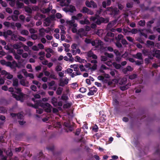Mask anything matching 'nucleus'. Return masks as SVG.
<instances>
[{"label": "nucleus", "mask_w": 160, "mask_h": 160, "mask_svg": "<svg viewBox=\"0 0 160 160\" xmlns=\"http://www.w3.org/2000/svg\"><path fill=\"white\" fill-rule=\"evenodd\" d=\"M13 86L14 87L17 93L19 94V95H17L16 94H13L12 96L13 98H15L18 100H20L21 102L23 101V94L21 92V89L20 88L18 87V81L17 78H13Z\"/></svg>", "instance_id": "nucleus-1"}, {"label": "nucleus", "mask_w": 160, "mask_h": 160, "mask_svg": "<svg viewBox=\"0 0 160 160\" xmlns=\"http://www.w3.org/2000/svg\"><path fill=\"white\" fill-rule=\"evenodd\" d=\"M58 2H59L60 5L62 6H66V7L62 8V10L66 12H73L76 10L75 7L72 5L68 6L70 2V0H57Z\"/></svg>", "instance_id": "nucleus-2"}, {"label": "nucleus", "mask_w": 160, "mask_h": 160, "mask_svg": "<svg viewBox=\"0 0 160 160\" xmlns=\"http://www.w3.org/2000/svg\"><path fill=\"white\" fill-rule=\"evenodd\" d=\"M38 106H41L43 108L44 110L47 112H51L52 107L49 103H46L42 102V101H38L35 105V108H36Z\"/></svg>", "instance_id": "nucleus-3"}, {"label": "nucleus", "mask_w": 160, "mask_h": 160, "mask_svg": "<svg viewBox=\"0 0 160 160\" xmlns=\"http://www.w3.org/2000/svg\"><path fill=\"white\" fill-rule=\"evenodd\" d=\"M90 19V21L95 22L98 25H100L102 22L107 23L108 22V19L105 20L102 17H100L97 14H96L94 16H91Z\"/></svg>", "instance_id": "nucleus-4"}, {"label": "nucleus", "mask_w": 160, "mask_h": 160, "mask_svg": "<svg viewBox=\"0 0 160 160\" xmlns=\"http://www.w3.org/2000/svg\"><path fill=\"white\" fill-rule=\"evenodd\" d=\"M82 16V14L81 13H79L76 16H73L72 17V19L69 21V23L71 26H73L74 27H76L77 26V24L74 23L75 20H78Z\"/></svg>", "instance_id": "nucleus-5"}, {"label": "nucleus", "mask_w": 160, "mask_h": 160, "mask_svg": "<svg viewBox=\"0 0 160 160\" xmlns=\"http://www.w3.org/2000/svg\"><path fill=\"white\" fill-rule=\"evenodd\" d=\"M85 34L84 29L82 28H80L77 32L76 38L77 39H79L80 38H82Z\"/></svg>", "instance_id": "nucleus-6"}, {"label": "nucleus", "mask_w": 160, "mask_h": 160, "mask_svg": "<svg viewBox=\"0 0 160 160\" xmlns=\"http://www.w3.org/2000/svg\"><path fill=\"white\" fill-rule=\"evenodd\" d=\"M68 81L69 79L66 77L64 78H61L59 79V85L61 87H64L68 83Z\"/></svg>", "instance_id": "nucleus-7"}, {"label": "nucleus", "mask_w": 160, "mask_h": 160, "mask_svg": "<svg viewBox=\"0 0 160 160\" xmlns=\"http://www.w3.org/2000/svg\"><path fill=\"white\" fill-rule=\"evenodd\" d=\"M107 11L110 12V14L114 15L118 14L119 12V10L117 8H112V7L108 8Z\"/></svg>", "instance_id": "nucleus-8"}, {"label": "nucleus", "mask_w": 160, "mask_h": 160, "mask_svg": "<svg viewBox=\"0 0 160 160\" xmlns=\"http://www.w3.org/2000/svg\"><path fill=\"white\" fill-rule=\"evenodd\" d=\"M85 3L87 7L90 8H95L97 6L96 4L93 1H91L90 2L87 1Z\"/></svg>", "instance_id": "nucleus-9"}, {"label": "nucleus", "mask_w": 160, "mask_h": 160, "mask_svg": "<svg viewBox=\"0 0 160 160\" xmlns=\"http://www.w3.org/2000/svg\"><path fill=\"white\" fill-rule=\"evenodd\" d=\"M87 56L88 58H92L94 59H96L97 56L91 50H90L87 53Z\"/></svg>", "instance_id": "nucleus-10"}, {"label": "nucleus", "mask_w": 160, "mask_h": 160, "mask_svg": "<svg viewBox=\"0 0 160 160\" xmlns=\"http://www.w3.org/2000/svg\"><path fill=\"white\" fill-rule=\"evenodd\" d=\"M44 6L43 8H42V12L44 13H48L52 9V7L50 3H49L48 6V7H45Z\"/></svg>", "instance_id": "nucleus-11"}, {"label": "nucleus", "mask_w": 160, "mask_h": 160, "mask_svg": "<svg viewBox=\"0 0 160 160\" xmlns=\"http://www.w3.org/2000/svg\"><path fill=\"white\" fill-rule=\"evenodd\" d=\"M2 75H4L5 78L9 79H12L13 77V76L12 74H10V73L7 72L5 70H4L2 72Z\"/></svg>", "instance_id": "nucleus-12"}, {"label": "nucleus", "mask_w": 160, "mask_h": 160, "mask_svg": "<svg viewBox=\"0 0 160 160\" xmlns=\"http://www.w3.org/2000/svg\"><path fill=\"white\" fill-rule=\"evenodd\" d=\"M81 12L83 13H87V14L90 15H93L94 13L92 11L86 7H83L81 10Z\"/></svg>", "instance_id": "nucleus-13"}, {"label": "nucleus", "mask_w": 160, "mask_h": 160, "mask_svg": "<svg viewBox=\"0 0 160 160\" xmlns=\"http://www.w3.org/2000/svg\"><path fill=\"white\" fill-rule=\"evenodd\" d=\"M11 115L13 118H16L20 120H22L23 118V115L22 112L19 113L18 114L14 113H11Z\"/></svg>", "instance_id": "nucleus-14"}, {"label": "nucleus", "mask_w": 160, "mask_h": 160, "mask_svg": "<svg viewBox=\"0 0 160 160\" xmlns=\"http://www.w3.org/2000/svg\"><path fill=\"white\" fill-rule=\"evenodd\" d=\"M89 90V92L88 93V95L90 96L94 95L97 91V89L95 86H93Z\"/></svg>", "instance_id": "nucleus-15"}, {"label": "nucleus", "mask_w": 160, "mask_h": 160, "mask_svg": "<svg viewBox=\"0 0 160 160\" xmlns=\"http://www.w3.org/2000/svg\"><path fill=\"white\" fill-rule=\"evenodd\" d=\"M39 34L40 37H43L44 36L45 33H48V32L44 29L43 28H42L39 30Z\"/></svg>", "instance_id": "nucleus-16"}, {"label": "nucleus", "mask_w": 160, "mask_h": 160, "mask_svg": "<svg viewBox=\"0 0 160 160\" xmlns=\"http://www.w3.org/2000/svg\"><path fill=\"white\" fill-rule=\"evenodd\" d=\"M130 28L128 27H124L123 28L122 33L125 35H129L130 33Z\"/></svg>", "instance_id": "nucleus-17"}, {"label": "nucleus", "mask_w": 160, "mask_h": 160, "mask_svg": "<svg viewBox=\"0 0 160 160\" xmlns=\"http://www.w3.org/2000/svg\"><path fill=\"white\" fill-rule=\"evenodd\" d=\"M132 56L133 58L140 60H143V57L142 54L140 52H138L136 54H134Z\"/></svg>", "instance_id": "nucleus-18"}, {"label": "nucleus", "mask_w": 160, "mask_h": 160, "mask_svg": "<svg viewBox=\"0 0 160 160\" xmlns=\"http://www.w3.org/2000/svg\"><path fill=\"white\" fill-rule=\"evenodd\" d=\"M22 43L21 42L19 43H16L12 45V47L13 49H17V50L19 49H20L22 47Z\"/></svg>", "instance_id": "nucleus-19"}, {"label": "nucleus", "mask_w": 160, "mask_h": 160, "mask_svg": "<svg viewBox=\"0 0 160 160\" xmlns=\"http://www.w3.org/2000/svg\"><path fill=\"white\" fill-rule=\"evenodd\" d=\"M51 19L50 18H47L45 20V21L43 23V25L44 26L47 27L50 25L51 22Z\"/></svg>", "instance_id": "nucleus-20"}, {"label": "nucleus", "mask_w": 160, "mask_h": 160, "mask_svg": "<svg viewBox=\"0 0 160 160\" xmlns=\"http://www.w3.org/2000/svg\"><path fill=\"white\" fill-rule=\"evenodd\" d=\"M151 53L153 56L156 57L158 55H160V50L154 49Z\"/></svg>", "instance_id": "nucleus-21"}, {"label": "nucleus", "mask_w": 160, "mask_h": 160, "mask_svg": "<svg viewBox=\"0 0 160 160\" xmlns=\"http://www.w3.org/2000/svg\"><path fill=\"white\" fill-rule=\"evenodd\" d=\"M45 15L39 13L37 14L34 17V19L36 20H39L42 18H45Z\"/></svg>", "instance_id": "nucleus-22"}, {"label": "nucleus", "mask_w": 160, "mask_h": 160, "mask_svg": "<svg viewBox=\"0 0 160 160\" xmlns=\"http://www.w3.org/2000/svg\"><path fill=\"white\" fill-rule=\"evenodd\" d=\"M116 23V21H112L109 22L108 25L107 27V30H109L110 28L113 26Z\"/></svg>", "instance_id": "nucleus-23"}, {"label": "nucleus", "mask_w": 160, "mask_h": 160, "mask_svg": "<svg viewBox=\"0 0 160 160\" xmlns=\"http://www.w3.org/2000/svg\"><path fill=\"white\" fill-rule=\"evenodd\" d=\"M20 83L21 85L24 86L26 87L29 86V84L28 82L25 79H22L20 81Z\"/></svg>", "instance_id": "nucleus-24"}, {"label": "nucleus", "mask_w": 160, "mask_h": 160, "mask_svg": "<svg viewBox=\"0 0 160 160\" xmlns=\"http://www.w3.org/2000/svg\"><path fill=\"white\" fill-rule=\"evenodd\" d=\"M75 59L76 61L80 63H86L87 62L86 60L81 58L78 56H76L75 57Z\"/></svg>", "instance_id": "nucleus-25"}, {"label": "nucleus", "mask_w": 160, "mask_h": 160, "mask_svg": "<svg viewBox=\"0 0 160 160\" xmlns=\"http://www.w3.org/2000/svg\"><path fill=\"white\" fill-rule=\"evenodd\" d=\"M133 68L130 66H128L126 68L123 69L122 70L123 72L126 73L127 72L131 71L133 70Z\"/></svg>", "instance_id": "nucleus-26"}, {"label": "nucleus", "mask_w": 160, "mask_h": 160, "mask_svg": "<svg viewBox=\"0 0 160 160\" xmlns=\"http://www.w3.org/2000/svg\"><path fill=\"white\" fill-rule=\"evenodd\" d=\"M112 1H114V0H112ZM111 0H108L107 2L106 1H103L102 3L103 7L104 8L106 7V6L109 5L111 3Z\"/></svg>", "instance_id": "nucleus-27"}, {"label": "nucleus", "mask_w": 160, "mask_h": 160, "mask_svg": "<svg viewBox=\"0 0 160 160\" xmlns=\"http://www.w3.org/2000/svg\"><path fill=\"white\" fill-rule=\"evenodd\" d=\"M131 84L130 83H128L125 86H121L120 87V89L122 91L128 89L129 87L131 86Z\"/></svg>", "instance_id": "nucleus-28"}, {"label": "nucleus", "mask_w": 160, "mask_h": 160, "mask_svg": "<svg viewBox=\"0 0 160 160\" xmlns=\"http://www.w3.org/2000/svg\"><path fill=\"white\" fill-rule=\"evenodd\" d=\"M79 65L77 64L71 65L70 66L71 68H73L74 71L76 72H78L79 71Z\"/></svg>", "instance_id": "nucleus-29"}, {"label": "nucleus", "mask_w": 160, "mask_h": 160, "mask_svg": "<svg viewBox=\"0 0 160 160\" xmlns=\"http://www.w3.org/2000/svg\"><path fill=\"white\" fill-rule=\"evenodd\" d=\"M52 103L55 106H57L58 105L57 99L55 98H53L51 100Z\"/></svg>", "instance_id": "nucleus-30"}, {"label": "nucleus", "mask_w": 160, "mask_h": 160, "mask_svg": "<svg viewBox=\"0 0 160 160\" xmlns=\"http://www.w3.org/2000/svg\"><path fill=\"white\" fill-rule=\"evenodd\" d=\"M99 115L100 117V121H102V122H104L105 121V119L104 118L105 115H104L103 112H100Z\"/></svg>", "instance_id": "nucleus-31"}, {"label": "nucleus", "mask_w": 160, "mask_h": 160, "mask_svg": "<svg viewBox=\"0 0 160 160\" xmlns=\"http://www.w3.org/2000/svg\"><path fill=\"white\" fill-rule=\"evenodd\" d=\"M20 33L22 35L25 36H28L29 33L28 31L27 30L25 29L21 30L20 31Z\"/></svg>", "instance_id": "nucleus-32"}, {"label": "nucleus", "mask_w": 160, "mask_h": 160, "mask_svg": "<svg viewBox=\"0 0 160 160\" xmlns=\"http://www.w3.org/2000/svg\"><path fill=\"white\" fill-rule=\"evenodd\" d=\"M79 69L80 68V70L82 72H87L88 71V70L85 68L84 66L82 65H79Z\"/></svg>", "instance_id": "nucleus-33"}, {"label": "nucleus", "mask_w": 160, "mask_h": 160, "mask_svg": "<svg viewBox=\"0 0 160 160\" xmlns=\"http://www.w3.org/2000/svg\"><path fill=\"white\" fill-rule=\"evenodd\" d=\"M51 71V74H50L49 78L51 79H56L57 77L55 75L54 72L52 70Z\"/></svg>", "instance_id": "nucleus-34"}, {"label": "nucleus", "mask_w": 160, "mask_h": 160, "mask_svg": "<svg viewBox=\"0 0 160 160\" xmlns=\"http://www.w3.org/2000/svg\"><path fill=\"white\" fill-rule=\"evenodd\" d=\"M8 67H10L12 69H14L16 67H17L19 68L18 65V66H16V65L13 64L12 62H9L8 63Z\"/></svg>", "instance_id": "nucleus-35"}, {"label": "nucleus", "mask_w": 160, "mask_h": 160, "mask_svg": "<svg viewBox=\"0 0 160 160\" xmlns=\"http://www.w3.org/2000/svg\"><path fill=\"white\" fill-rule=\"evenodd\" d=\"M34 98H32V100L34 102H36L35 104L38 101H36L35 100V99L40 98V94L39 93V94H36L35 95H34ZM34 107H35V106Z\"/></svg>", "instance_id": "nucleus-36"}, {"label": "nucleus", "mask_w": 160, "mask_h": 160, "mask_svg": "<svg viewBox=\"0 0 160 160\" xmlns=\"http://www.w3.org/2000/svg\"><path fill=\"white\" fill-rule=\"evenodd\" d=\"M123 36L121 34H119L118 35L117 37H116V39L117 41H120V40H122L123 39Z\"/></svg>", "instance_id": "nucleus-37"}, {"label": "nucleus", "mask_w": 160, "mask_h": 160, "mask_svg": "<svg viewBox=\"0 0 160 160\" xmlns=\"http://www.w3.org/2000/svg\"><path fill=\"white\" fill-rule=\"evenodd\" d=\"M96 32L97 34L100 37L101 36L103 33V31L102 29L98 30L97 31H96Z\"/></svg>", "instance_id": "nucleus-38"}, {"label": "nucleus", "mask_w": 160, "mask_h": 160, "mask_svg": "<svg viewBox=\"0 0 160 160\" xmlns=\"http://www.w3.org/2000/svg\"><path fill=\"white\" fill-rule=\"evenodd\" d=\"M79 22L82 24H88L90 23L89 21L86 19H85L84 20H80L79 21Z\"/></svg>", "instance_id": "nucleus-39"}, {"label": "nucleus", "mask_w": 160, "mask_h": 160, "mask_svg": "<svg viewBox=\"0 0 160 160\" xmlns=\"http://www.w3.org/2000/svg\"><path fill=\"white\" fill-rule=\"evenodd\" d=\"M147 44L148 47H152L154 45V43L152 41L148 40L147 41Z\"/></svg>", "instance_id": "nucleus-40"}, {"label": "nucleus", "mask_w": 160, "mask_h": 160, "mask_svg": "<svg viewBox=\"0 0 160 160\" xmlns=\"http://www.w3.org/2000/svg\"><path fill=\"white\" fill-rule=\"evenodd\" d=\"M104 55H106L107 57V58H112L113 57V55L111 53H108V52H105L104 53Z\"/></svg>", "instance_id": "nucleus-41"}, {"label": "nucleus", "mask_w": 160, "mask_h": 160, "mask_svg": "<svg viewBox=\"0 0 160 160\" xmlns=\"http://www.w3.org/2000/svg\"><path fill=\"white\" fill-rule=\"evenodd\" d=\"M62 67L60 65H57L55 68V71L58 73V72L62 71Z\"/></svg>", "instance_id": "nucleus-42"}, {"label": "nucleus", "mask_w": 160, "mask_h": 160, "mask_svg": "<svg viewBox=\"0 0 160 160\" xmlns=\"http://www.w3.org/2000/svg\"><path fill=\"white\" fill-rule=\"evenodd\" d=\"M142 52L145 56L149 55L150 52L148 50L144 49L142 50Z\"/></svg>", "instance_id": "nucleus-43"}, {"label": "nucleus", "mask_w": 160, "mask_h": 160, "mask_svg": "<svg viewBox=\"0 0 160 160\" xmlns=\"http://www.w3.org/2000/svg\"><path fill=\"white\" fill-rule=\"evenodd\" d=\"M63 90V89L62 88H61V87L58 88L57 89V91L56 92V93H57V94H58V95H60L61 94Z\"/></svg>", "instance_id": "nucleus-44"}, {"label": "nucleus", "mask_w": 160, "mask_h": 160, "mask_svg": "<svg viewBox=\"0 0 160 160\" xmlns=\"http://www.w3.org/2000/svg\"><path fill=\"white\" fill-rule=\"evenodd\" d=\"M9 62H6L4 60H0V63L1 64L3 65H5L8 67V63Z\"/></svg>", "instance_id": "nucleus-45"}, {"label": "nucleus", "mask_w": 160, "mask_h": 160, "mask_svg": "<svg viewBox=\"0 0 160 160\" xmlns=\"http://www.w3.org/2000/svg\"><path fill=\"white\" fill-rule=\"evenodd\" d=\"M127 79L126 78H123L121 80L120 82V84L121 85L125 84L127 82Z\"/></svg>", "instance_id": "nucleus-46"}, {"label": "nucleus", "mask_w": 160, "mask_h": 160, "mask_svg": "<svg viewBox=\"0 0 160 160\" xmlns=\"http://www.w3.org/2000/svg\"><path fill=\"white\" fill-rule=\"evenodd\" d=\"M113 65L117 69H120L121 67V65L119 64H118L116 62H113Z\"/></svg>", "instance_id": "nucleus-47"}, {"label": "nucleus", "mask_w": 160, "mask_h": 160, "mask_svg": "<svg viewBox=\"0 0 160 160\" xmlns=\"http://www.w3.org/2000/svg\"><path fill=\"white\" fill-rule=\"evenodd\" d=\"M11 38L12 40L17 41L18 39V37L17 35L13 34Z\"/></svg>", "instance_id": "nucleus-48"}, {"label": "nucleus", "mask_w": 160, "mask_h": 160, "mask_svg": "<svg viewBox=\"0 0 160 160\" xmlns=\"http://www.w3.org/2000/svg\"><path fill=\"white\" fill-rule=\"evenodd\" d=\"M48 2V0H42L40 2V4L42 5V7L46 6V4Z\"/></svg>", "instance_id": "nucleus-49"}, {"label": "nucleus", "mask_w": 160, "mask_h": 160, "mask_svg": "<svg viewBox=\"0 0 160 160\" xmlns=\"http://www.w3.org/2000/svg\"><path fill=\"white\" fill-rule=\"evenodd\" d=\"M96 42L97 43V48H98L99 46H101L103 45V42H102L99 40H96Z\"/></svg>", "instance_id": "nucleus-50"}, {"label": "nucleus", "mask_w": 160, "mask_h": 160, "mask_svg": "<svg viewBox=\"0 0 160 160\" xmlns=\"http://www.w3.org/2000/svg\"><path fill=\"white\" fill-rule=\"evenodd\" d=\"M145 23V21L144 20H142L138 22L139 25L141 26H144Z\"/></svg>", "instance_id": "nucleus-51"}, {"label": "nucleus", "mask_w": 160, "mask_h": 160, "mask_svg": "<svg viewBox=\"0 0 160 160\" xmlns=\"http://www.w3.org/2000/svg\"><path fill=\"white\" fill-rule=\"evenodd\" d=\"M91 65L90 63H87L86 64H85L84 66L85 68L88 70V71L89 70H90V67Z\"/></svg>", "instance_id": "nucleus-52"}, {"label": "nucleus", "mask_w": 160, "mask_h": 160, "mask_svg": "<svg viewBox=\"0 0 160 160\" xmlns=\"http://www.w3.org/2000/svg\"><path fill=\"white\" fill-rule=\"evenodd\" d=\"M138 30L136 28H133L130 30V33H131L132 34H135L137 33Z\"/></svg>", "instance_id": "nucleus-53"}, {"label": "nucleus", "mask_w": 160, "mask_h": 160, "mask_svg": "<svg viewBox=\"0 0 160 160\" xmlns=\"http://www.w3.org/2000/svg\"><path fill=\"white\" fill-rule=\"evenodd\" d=\"M137 77V75L135 74H134L129 76V78L131 80L133 79L136 78Z\"/></svg>", "instance_id": "nucleus-54"}, {"label": "nucleus", "mask_w": 160, "mask_h": 160, "mask_svg": "<svg viewBox=\"0 0 160 160\" xmlns=\"http://www.w3.org/2000/svg\"><path fill=\"white\" fill-rule=\"evenodd\" d=\"M81 74V73L79 72H76L72 73L70 75L72 78H73L76 75H79Z\"/></svg>", "instance_id": "nucleus-55"}, {"label": "nucleus", "mask_w": 160, "mask_h": 160, "mask_svg": "<svg viewBox=\"0 0 160 160\" xmlns=\"http://www.w3.org/2000/svg\"><path fill=\"white\" fill-rule=\"evenodd\" d=\"M108 60V58L106 55L101 56V60L102 61H105Z\"/></svg>", "instance_id": "nucleus-56"}, {"label": "nucleus", "mask_w": 160, "mask_h": 160, "mask_svg": "<svg viewBox=\"0 0 160 160\" xmlns=\"http://www.w3.org/2000/svg\"><path fill=\"white\" fill-rule=\"evenodd\" d=\"M115 44L117 47L118 48H121L122 46L120 42V41H117L115 43Z\"/></svg>", "instance_id": "nucleus-57"}, {"label": "nucleus", "mask_w": 160, "mask_h": 160, "mask_svg": "<svg viewBox=\"0 0 160 160\" xmlns=\"http://www.w3.org/2000/svg\"><path fill=\"white\" fill-rule=\"evenodd\" d=\"M23 52L24 51L23 49H18L17 51V53L19 55H22Z\"/></svg>", "instance_id": "nucleus-58"}, {"label": "nucleus", "mask_w": 160, "mask_h": 160, "mask_svg": "<svg viewBox=\"0 0 160 160\" xmlns=\"http://www.w3.org/2000/svg\"><path fill=\"white\" fill-rule=\"evenodd\" d=\"M127 39L130 42H133L134 41V40L130 36H127L126 37Z\"/></svg>", "instance_id": "nucleus-59"}, {"label": "nucleus", "mask_w": 160, "mask_h": 160, "mask_svg": "<svg viewBox=\"0 0 160 160\" xmlns=\"http://www.w3.org/2000/svg\"><path fill=\"white\" fill-rule=\"evenodd\" d=\"M98 79L100 80H102L104 82L106 80L104 79V77L102 76H99L98 77Z\"/></svg>", "instance_id": "nucleus-60"}, {"label": "nucleus", "mask_w": 160, "mask_h": 160, "mask_svg": "<svg viewBox=\"0 0 160 160\" xmlns=\"http://www.w3.org/2000/svg\"><path fill=\"white\" fill-rule=\"evenodd\" d=\"M57 73L60 77L62 78L64 76V71H62L60 72H59Z\"/></svg>", "instance_id": "nucleus-61"}, {"label": "nucleus", "mask_w": 160, "mask_h": 160, "mask_svg": "<svg viewBox=\"0 0 160 160\" xmlns=\"http://www.w3.org/2000/svg\"><path fill=\"white\" fill-rule=\"evenodd\" d=\"M14 56L15 58L17 60H19L21 58V56L19 54H18L15 53L14 54Z\"/></svg>", "instance_id": "nucleus-62"}, {"label": "nucleus", "mask_w": 160, "mask_h": 160, "mask_svg": "<svg viewBox=\"0 0 160 160\" xmlns=\"http://www.w3.org/2000/svg\"><path fill=\"white\" fill-rule=\"evenodd\" d=\"M8 60L10 61H12L13 60L12 57L10 55H8L5 57Z\"/></svg>", "instance_id": "nucleus-63"}, {"label": "nucleus", "mask_w": 160, "mask_h": 160, "mask_svg": "<svg viewBox=\"0 0 160 160\" xmlns=\"http://www.w3.org/2000/svg\"><path fill=\"white\" fill-rule=\"evenodd\" d=\"M38 37L37 35L35 34H33L31 36V38L34 40H36L38 38Z\"/></svg>", "instance_id": "nucleus-64"}]
</instances>
